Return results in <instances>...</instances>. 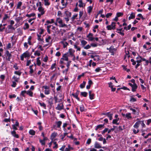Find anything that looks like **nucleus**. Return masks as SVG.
I'll list each match as a JSON object with an SVG mask.
<instances>
[{"label":"nucleus","mask_w":151,"mask_h":151,"mask_svg":"<svg viewBox=\"0 0 151 151\" xmlns=\"http://www.w3.org/2000/svg\"><path fill=\"white\" fill-rule=\"evenodd\" d=\"M36 6L38 7L37 10L39 12L37 14L38 18H40L41 16L44 15L46 12L45 8L43 7V4L40 1H38L36 3Z\"/></svg>","instance_id":"f257e3e1"},{"label":"nucleus","mask_w":151,"mask_h":151,"mask_svg":"<svg viewBox=\"0 0 151 151\" xmlns=\"http://www.w3.org/2000/svg\"><path fill=\"white\" fill-rule=\"evenodd\" d=\"M56 21L58 22L60 27H67V25L63 23V20L60 18H57Z\"/></svg>","instance_id":"f03ea898"},{"label":"nucleus","mask_w":151,"mask_h":151,"mask_svg":"<svg viewBox=\"0 0 151 151\" xmlns=\"http://www.w3.org/2000/svg\"><path fill=\"white\" fill-rule=\"evenodd\" d=\"M69 55H68V53H65L63 54L62 58L60 59V63L61 64H63L64 63V61L65 60L67 61H68V57Z\"/></svg>","instance_id":"7ed1b4c3"},{"label":"nucleus","mask_w":151,"mask_h":151,"mask_svg":"<svg viewBox=\"0 0 151 151\" xmlns=\"http://www.w3.org/2000/svg\"><path fill=\"white\" fill-rule=\"evenodd\" d=\"M13 26L11 25H8L7 28L6 30V32L7 33H11L13 32V31L15 30Z\"/></svg>","instance_id":"20e7f679"},{"label":"nucleus","mask_w":151,"mask_h":151,"mask_svg":"<svg viewBox=\"0 0 151 151\" xmlns=\"http://www.w3.org/2000/svg\"><path fill=\"white\" fill-rule=\"evenodd\" d=\"M30 55L29 52L27 51L22 54L20 56L21 60L23 61L24 60V58H26L29 57Z\"/></svg>","instance_id":"39448f33"},{"label":"nucleus","mask_w":151,"mask_h":151,"mask_svg":"<svg viewBox=\"0 0 151 151\" xmlns=\"http://www.w3.org/2000/svg\"><path fill=\"white\" fill-rule=\"evenodd\" d=\"M5 55L6 59L8 61H10L12 56L11 53H10L8 51L6 50V52Z\"/></svg>","instance_id":"423d86ee"},{"label":"nucleus","mask_w":151,"mask_h":151,"mask_svg":"<svg viewBox=\"0 0 151 151\" xmlns=\"http://www.w3.org/2000/svg\"><path fill=\"white\" fill-rule=\"evenodd\" d=\"M116 23L113 22L111 23V25H109L107 26L106 27L108 30H111L114 29L116 28V25H115Z\"/></svg>","instance_id":"0eeeda50"},{"label":"nucleus","mask_w":151,"mask_h":151,"mask_svg":"<svg viewBox=\"0 0 151 151\" xmlns=\"http://www.w3.org/2000/svg\"><path fill=\"white\" fill-rule=\"evenodd\" d=\"M75 50L72 48H70L69 49L68 52L66 53H68V55H69V56H72L74 55V53L75 52Z\"/></svg>","instance_id":"6e6552de"},{"label":"nucleus","mask_w":151,"mask_h":151,"mask_svg":"<svg viewBox=\"0 0 151 151\" xmlns=\"http://www.w3.org/2000/svg\"><path fill=\"white\" fill-rule=\"evenodd\" d=\"M55 108L57 110H59L63 109L64 106L63 103H61L60 104H58Z\"/></svg>","instance_id":"1a4fd4ad"},{"label":"nucleus","mask_w":151,"mask_h":151,"mask_svg":"<svg viewBox=\"0 0 151 151\" xmlns=\"http://www.w3.org/2000/svg\"><path fill=\"white\" fill-rule=\"evenodd\" d=\"M19 126V123L17 121H16L15 122V124H13L12 125V128L14 130V131H15L16 130H17V127H18Z\"/></svg>","instance_id":"9d476101"},{"label":"nucleus","mask_w":151,"mask_h":151,"mask_svg":"<svg viewBox=\"0 0 151 151\" xmlns=\"http://www.w3.org/2000/svg\"><path fill=\"white\" fill-rule=\"evenodd\" d=\"M93 35L91 33H89L88 35L87 36V37L88 38V40L90 41H93L94 38L92 37Z\"/></svg>","instance_id":"9b49d317"},{"label":"nucleus","mask_w":151,"mask_h":151,"mask_svg":"<svg viewBox=\"0 0 151 151\" xmlns=\"http://www.w3.org/2000/svg\"><path fill=\"white\" fill-rule=\"evenodd\" d=\"M11 134L12 135L16 138H18L19 137V136L16 133V132L15 131H13L11 132Z\"/></svg>","instance_id":"f8f14e48"},{"label":"nucleus","mask_w":151,"mask_h":151,"mask_svg":"<svg viewBox=\"0 0 151 151\" xmlns=\"http://www.w3.org/2000/svg\"><path fill=\"white\" fill-rule=\"evenodd\" d=\"M122 28L117 29H116V32L118 33H119L122 36H124V33L123 32V31H122Z\"/></svg>","instance_id":"ddd939ff"},{"label":"nucleus","mask_w":151,"mask_h":151,"mask_svg":"<svg viewBox=\"0 0 151 151\" xmlns=\"http://www.w3.org/2000/svg\"><path fill=\"white\" fill-rule=\"evenodd\" d=\"M104 124H100L97 126L95 128V130L97 131L98 129H101L102 128H104Z\"/></svg>","instance_id":"4468645a"},{"label":"nucleus","mask_w":151,"mask_h":151,"mask_svg":"<svg viewBox=\"0 0 151 151\" xmlns=\"http://www.w3.org/2000/svg\"><path fill=\"white\" fill-rule=\"evenodd\" d=\"M22 3L21 1L18 2L17 4L16 8L17 9H21V6H22Z\"/></svg>","instance_id":"2eb2a0df"},{"label":"nucleus","mask_w":151,"mask_h":151,"mask_svg":"<svg viewBox=\"0 0 151 151\" xmlns=\"http://www.w3.org/2000/svg\"><path fill=\"white\" fill-rule=\"evenodd\" d=\"M44 4L46 6H49L50 4L49 0H44Z\"/></svg>","instance_id":"dca6fc26"},{"label":"nucleus","mask_w":151,"mask_h":151,"mask_svg":"<svg viewBox=\"0 0 151 151\" xmlns=\"http://www.w3.org/2000/svg\"><path fill=\"white\" fill-rule=\"evenodd\" d=\"M132 90L133 92H135L136 91V89L137 88V86L136 84H133V86L132 87Z\"/></svg>","instance_id":"f3484780"},{"label":"nucleus","mask_w":151,"mask_h":151,"mask_svg":"<svg viewBox=\"0 0 151 151\" xmlns=\"http://www.w3.org/2000/svg\"><path fill=\"white\" fill-rule=\"evenodd\" d=\"M94 147L96 148H100L102 147L101 145L97 142H95L94 144Z\"/></svg>","instance_id":"a211bd4d"},{"label":"nucleus","mask_w":151,"mask_h":151,"mask_svg":"<svg viewBox=\"0 0 151 151\" xmlns=\"http://www.w3.org/2000/svg\"><path fill=\"white\" fill-rule=\"evenodd\" d=\"M142 57L140 56H139L136 58V62L137 63H140L142 62Z\"/></svg>","instance_id":"6ab92c4d"},{"label":"nucleus","mask_w":151,"mask_h":151,"mask_svg":"<svg viewBox=\"0 0 151 151\" xmlns=\"http://www.w3.org/2000/svg\"><path fill=\"white\" fill-rule=\"evenodd\" d=\"M91 58H93L94 60H99V56L98 55L95 56L91 55Z\"/></svg>","instance_id":"aec40b11"},{"label":"nucleus","mask_w":151,"mask_h":151,"mask_svg":"<svg viewBox=\"0 0 151 151\" xmlns=\"http://www.w3.org/2000/svg\"><path fill=\"white\" fill-rule=\"evenodd\" d=\"M135 17V14L133 12H132L130 14L128 18L129 20L132 19H133Z\"/></svg>","instance_id":"412c9836"},{"label":"nucleus","mask_w":151,"mask_h":151,"mask_svg":"<svg viewBox=\"0 0 151 151\" xmlns=\"http://www.w3.org/2000/svg\"><path fill=\"white\" fill-rule=\"evenodd\" d=\"M58 134L56 132H54L52 133L51 136V139L53 140L54 138L57 136Z\"/></svg>","instance_id":"4be33fe9"},{"label":"nucleus","mask_w":151,"mask_h":151,"mask_svg":"<svg viewBox=\"0 0 151 151\" xmlns=\"http://www.w3.org/2000/svg\"><path fill=\"white\" fill-rule=\"evenodd\" d=\"M109 52L111 53H113L114 51H116L115 49L114 48V47L112 46L110 47V48H109Z\"/></svg>","instance_id":"5701e85b"},{"label":"nucleus","mask_w":151,"mask_h":151,"mask_svg":"<svg viewBox=\"0 0 151 151\" xmlns=\"http://www.w3.org/2000/svg\"><path fill=\"white\" fill-rule=\"evenodd\" d=\"M35 14L33 12L30 14H27L26 15V16L28 17H35Z\"/></svg>","instance_id":"b1692460"},{"label":"nucleus","mask_w":151,"mask_h":151,"mask_svg":"<svg viewBox=\"0 0 151 151\" xmlns=\"http://www.w3.org/2000/svg\"><path fill=\"white\" fill-rule=\"evenodd\" d=\"M89 98L91 100H92L94 99V94L93 93H91V91H89Z\"/></svg>","instance_id":"393cba45"},{"label":"nucleus","mask_w":151,"mask_h":151,"mask_svg":"<svg viewBox=\"0 0 151 151\" xmlns=\"http://www.w3.org/2000/svg\"><path fill=\"white\" fill-rule=\"evenodd\" d=\"M140 122L138 121L134 125V127L135 128H138L140 124Z\"/></svg>","instance_id":"a878e982"},{"label":"nucleus","mask_w":151,"mask_h":151,"mask_svg":"<svg viewBox=\"0 0 151 151\" xmlns=\"http://www.w3.org/2000/svg\"><path fill=\"white\" fill-rule=\"evenodd\" d=\"M23 17H18L15 18V20L17 23H18L21 20H22Z\"/></svg>","instance_id":"bb28decb"},{"label":"nucleus","mask_w":151,"mask_h":151,"mask_svg":"<svg viewBox=\"0 0 151 151\" xmlns=\"http://www.w3.org/2000/svg\"><path fill=\"white\" fill-rule=\"evenodd\" d=\"M72 95L76 98L78 101H80V99L78 97V94L77 93H73L72 94Z\"/></svg>","instance_id":"cd10ccee"},{"label":"nucleus","mask_w":151,"mask_h":151,"mask_svg":"<svg viewBox=\"0 0 151 151\" xmlns=\"http://www.w3.org/2000/svg\"><path fill=\"white\" fill-rule=\"evenodd\" d=\"M125 117L128 119H130L132 118L131 116V114L130 113H127L126 114Z\"/></svg>","instance_id":"c85d7f7f"},{"label":"nucleus","mask_w":151,"mask_h":151,"mask_svg":"<svg viewBox=\"0 0 151 151\" xmlns=\"http://www.w3.org/2000/svg\"><path fill=\"white\" fill-rule=\"evenodd\" d=\"M104 114V115H106L109 118L110 117V116H112L113 115V112H109L106 114Z\"/></svg>","instance_id":"c756f323"},{"label":"nucleus","mask_w":151,"mask_h":151,"mask_svg":"<svg viewBox=\"0 0 151 151\" xmlns=\"http://www.w3.org/2000/svg\"><path fill=\"white\" fill-rule=\"evenodd\" d=\"M60 43L63 44V47L64 48H65L68 45V43L67 42L62 41L60 42Z\"/></svg>","instance_id":"7c9ffc66"},{"label":"nucleus","mask_w":151,"mask_h":151,"mask_svg":"<svg viewBox=\"0 0 151 151\" xmlns=\"http://www.w3.org/2000/svg\"><path fill=\"white\" fill-rule=\"evenodd\" d=\"M29 27V24L27 23H25L23 27V29L24 30L27 29Z\"/></svg>","instance_id":"2f4dec72"},{"label":"nucleus","mask_w":151,"mask_h":151,"mask_svg":"<svg viewBox=\"0 0 151 151\" xmlns=\"http://www.w3.org/2000/svg\"><path fill=\"white\" fill-rule=\"evenodd\" d=\"M119 118H117L116 119H114L112 123L114 124H116L117 125H118L119 123H117V122L119 121Z\"/></svg>","instance_id":"473e14b6"},{"label":"nucleus","mask_w":151,"mask_h":151,"mask_svg":"<svg viewBox=\"0 0 151 151\" xmlns=\"http://www.w3.org/2000/svg\"><path fill=\"white\" fill-rule=\"evenodd\" d=\"M29 132L30 134L32 135H34L35 133V132L32 129L29 130Z\"/></svg>","instance_id":"72a5a7b5"},{"label":"nucleus","mask_w":151,"mask_h":151,"mask_svg":"<svg viewBox=\"0 0 151 151\" xmlns=\"http://www.w3.org/2000/svg\"><path fill=\"white\" fill-rule=\"evenodd\" d=\"M26 93L30 96L32 97L33 96V93L31 91H27Z\"/></svg>","instance_id":"f704fd0d"},{"label":"nucleus","mask_w":151,"mask_h":151,"mask_svg":"<svg viewBox=\"0 0 151 151\" xmlns=\"http://www.w3.org/2000/svg\"><path fill=\"white\" fill-rule=\"evenodd\" d=\"M51 39V37L49 36H47V37L46 38L45 40L47 42L49 43L50 42V41Z\"/></svg>","instance_id":"c9c22d12"},{"label":"nucleus","mask_w":151,"mask_h":151,"mask_svg":"<svg viewBox=\"0 0 151 151\" xmlns=\"http://www.w3.org/2000/svg\"><path fill=\"white\" fill-rule=\"evenodd\" d=\"M64 0H61V3L62 4V6H63L62 9L65 8L67 6L66 3L64 2Z\"/></svg>","instance_id":"e433bc0d"},{"label":"nucleus","mask_w":151,"mask_h":151,"mask_svg":"<svg viewBox=\"0 0 151 151\" xmlns=\"http://www.w3.org/2000/svg\"><path fill=\"white\" fill-rule=\"evenodd\" d=\"M81 43L82 46L84 47L87 44V42L84 40H82L81 41Z\"/></svg>","instance_id":"4c0bfd02"},{"label":"nucleus","mask_w":151,"mask_h":151,"mask_svg":"<svg viewBox=\"0 0 151 151\" xmlns=\"http://www.w3.org/2000/svg\"><path fill=\"white\" fill-rule=\"evenodd\" d=\"M65 14L66 15L67 17L69 18L71 17V13L70 12L65 11Z\"/></svg>","instance_id":"58836bf2"},{"label":"nucleus","mask_w":151,"mask_h":151,"mask_svg":"<svg viewBox=\"0 0 151 151\" xmlns=\"http://www.w3.org/2000/svg\"><path fill=\"white\" fill-rule=\"evenodd\" d=\"M73 148L70 147V145H68V147H66L65 149V151H70L71 150L73 149Z\"/></svg>","instance_id":"ea45409f"},{"label":"nucleus","mask_w":151,"mask_h":151,"mask_svg":"<svg viewBox=\"0 0 151 151\" xmlns=\"http://www.w3.org/2000/svg\"><path fill=\"white\" fill-rule=\"evenodd\" d=\"M92 9H93V8L91 6H89L88 7V8H87L88 12L89 14H90V13H91V12L92 10Z\"/></svg>","instance_id":"a19ab883"},{"label":"nucleus","mask_w":151,"mask_h":151,"mask_svg":"<svg viewBox=\"0 0 151 151\" xmlns=\"http://www.w3.org/2000/svg\"><path fill=\"white\" fill-rule=\"evenodd\" d=\"M40 58L38 57L37 59V65L40 66L41 64V62L40 60Z\"/></svg>","instance_id":"79ce46f5"},{"label":"nucleus","mask_w":151,"mask_h":151,"mask_svg":"<svg viewBox=\"0 0 151 151\" xmlns=\"http://www.w3.org/2000/svg\"><path fill=\"white\" fill-rule=\"evenodd\" d=\"M86 84V82L83 81V83L80 84V87L81 88H83L85 86Z\"/></svg>","instance_id":"37998d69"},{"label":"nucleus","mask_w":151,"mask_h":151,"mask_svg":"<svg viewBox=\"0 0 151 151\" xmlns=\"http://www.w3.org/2000/svg\"><path fill=\"white\" fill-rule=\"evenodd\" d=\"M79 3V6L80 7H83V4L81 0H79L78 1Z\"/></svg>","instance_id":"c03bdc74"},{"label":"nucleus","mask_w":151,"mask_h":151,"mask_svg":"<svg viewBox=\"0 0 151 151\" xmlns=\"http://www.w3.org/2000/svg\"><path fill=\"white\" fill-rule=\"evenodd\" d=\"M52 29L53 30V32L54 33H56V31L58 29V28H57L56 27L54 26H52Z\"/></svg>","instance_id":"a18cd8bd"},{"label":"nucleus","mask_w":151,"mask_h":151,"mask_svg":"<svg viewBox=\"0 0 151 151\" xmlns=\"http://www.w3.org/2000/svg\"><path fill=\"white\" fill-rule=\"evenodd\" d=\"M62 122L60 121H59L56 122L57 125V127L58 128H60V126L62 124Z\"/></svg>","instance_id":"49530a36"},{"label":"nucleus","mask_w":151,"mask_h":151,"mask_svg":"<svg viewBox=\"0 0 151 151\" xmlns=\"http://www.w3.org/2000/svg\"><path fill=\"white\" fill-rule=\"evenodd\" d=\"M34 55L38 56H40V52L38 50L36 51L34 53Z\"/></svg>","instance_id":"de8ad7c7"},{"label":"nucleus","mask_w":151,"mask_h":151,"mask_svg":"<svg viewBox=\"0 0 151 151\" xmlns=\"http://www.w3.org/2000/svg\"><path fill=\"white\" fill-rule=\"evenodd\" d=\"M56 63H55L52 65L50 67V69L51 70H53L54 68H55L56 67Z\"/></svg>","instance_id":"09e8293b"},{"label":"nucleus","mask_w":151,"mask_h":151,"mask_svg":"<svg viewBox=\"0 0 151 151\" xmlns=\"http://www.w3.org/2000/svg\"><path fill=\"white\" fill-rule=\"evenodd\" d=\"M80 110L81 111L83 112L85 111V109L83 105H82L80 106Z\"/></svg>","instance_id":"8fccbe9b"},{"label":"nucleus","mask_w":151,"mask_h":151,"mask_svg":"<svg viewBox=\"0 0 151 151\" xmlns=\"http://www.w3.org/2000/svg\"><path fill=\"white\" fill-rule=\"evenodd\" d=\"M46 22L47 24H52L54 23V20L53 19H51L50 21L49 20L47 21Z\"/></svg>","instance_id":"3c124183"},{"label":"nucleus","mask_w":151,"mask_h":151,"mask_svg":"<svg viewBox=\"0 0 151 151\" xmlns=\"http://www.w3.org/2000/svg\"><path fill=\"white\" fill-rule=\"evenodd\" d=\"M81 95L84 97H86L88 93L85 92H81Z\"/></svg>","instance_id":"603ef678"},{"label":"nucleus","mask_w":151,"mask_h":151,"mask_svg":"<svg viewBox=\"0 0 151 151\" xmlns=\"http://www.w3.org/2000/svg\"><path fill=\"white\" fill-rule=\"evenodd\" d=\"M5 27L4 26H3V25L1 24H0V32H2L5 29Z\"/></svg>","instance_id":"864d4df0"},{"label":"nucleus","mask_w":151,"mask_h":151,"mask_svg":"<svg viewBox=\"0 0 151 151\" xmlns=\"http://www.w3.org/2000/svg\"><path fill=\"white\" fill-rule=\"evenodd\" d=\"M50 90L49 89L45 90L44 93L46 95H48L50 93Z\"/></svg>","instance_id":"5fc2aeb1"},{"label":"nucleus","mask_w":151,"mask_h":151,"mask_svg":"<svg viewBox=\"0 0 151 151\" xmlns=\"http://www.w3.org/2000/svg\"><path fill=\"white\" fill-rule=\"evenodd\" d=\"M74 48L77 49L76 51H80L81 50V48L77 46L76 45H74Z\"/></svg>","instance_id":"6e6d98bb"},{"label":"nucleus","mask_w":151,"mask_h":151,"mask_svg":"<svg viewBox=\"0 0 151 151\" xmlns=\"http://www.w3.org/2000/svg\"><path fill=\"white\" fill-rule=\"evenodd\" d=\"M32 39V37L31 36H29L28 39V43L29 45H31V40Z\"/></svg>","instance_id":"4d7b16f0"},{"label":"nucleus","mask_w":151,"mask_h":151,"mask_svg":"<svg viewBox=\"0 0 151 151\" xmlns=\"http://www.w3.org/2000/svg\"><path fill=\"white\" fill-rule=\"evenodd\" d=\"M13 79H14V81L16 82H18L19 81V78H17L15 76L13 77Z\"/></svg>","instance_id":"13d9d810"},{"label":"nucleus","mask_w":151,"mask_h":151,"mask_svg":"<svg viewBox=\"0 0 151 151\" xmlns=\"http://www.w3.org/2000/svg\"><path fill=\"white\" fill-rule=\"evenodd\" d=\"M136 101V99L132 97H131L130 101L131 102H134Z\"/></svg>","instance_id":"bf43d9fd"},{"label":"nucleus","mask_w":151,"mask_h":151,"mask_svg":"<svg viewBox=\"0 0 151 151\" xmlns=\"http://www.w3.org/2000/svg\"><path fill=\"white\" fill-rule=\"evenodd\" d=\"M9 18V16H8V15L7 14H5L4 15V17H3V19L4 20H6L7 19Z\"/></svg>","instance_id":"052dcab7"},{"label":"nucleus","mask_w":151,"mask_h":151,"mask_svg":"<svg viewBox=\"0 0 151 151\" xmlns=\"http://www.w3.org/2000/svg\"><path fill=\"white\" fill-rule=\"evenodd\" d=\"M40 105L42 106H43L45 109H46V105L44 103H40L39 102Z\"/></svg>","instance_id":"680f3d73"},{"label":"nucleus","mask_w":151,"mask_h":151,"mask_svg":"<svg viewBox=\"0 0 151 151\" xmlns=\"http://www.w3.org/2000/svg\"><path fill=\"white\" fill-rule=\"evenodd\" d=\"M91 47V45H87L86 46H84L83 47V48L84 49L87 50Z\"/></svg>","instance_id":"e2e57ef3"},{"label":"nucleus","mask_w":151,"mask_h":151,"mask_svg":"<svg viewBox=\"0 0 151 151\" xmlns=\"http://www.w3.org/2000/svg\"><path fill=\"white\" fill-rule=\"evenodd\" d=\"M2 151H11L7 147H6L2 149Z\"/></svg>","instance_id":"0e129e2a"},{"label":"nucleus","mask_w":151,"mask_h":151,"mask_svg":"<svg viewBox=\"0 0 151 151\" xmlns=\"http://www.w3.org/2000/svg\"><path fill=\"white\" fill-rule=\"evenodd\" d=\"M116 15L117 17L122 16L123 15V13L121 12H118L117 13Z\"/></svg>","instance_id":"69168bd1"},{"label":"nucleus","mask_w":151,"mask_h":151,"mask_svg":"<svg viewBox=\"0 0 151 151\" xmlns=\"http://www.w3.org/2000/svg\"><path fill=\"white\" fill-rule=\"evenodd\" d=\"M14 73L15 74L18 75L19 76L21 75L22 73V72L19 71H15L14 72Z\"/></svg>","instance_id":"338daca9"},{"label":"nucleus","mask_w":151,"mask_h":151,"mask_svg":"<svg viewBox=\"0 0 151 151\" xmlns=\"http://www.w3.org/2000/svg\"><path fill=\"white\" fill-rule=\"evenodd\" d=\"M139 122H140V124H141V126L142 127H145V124L144 123V121H139Z\"/></svg>","instance_id":"774afa93"}]
</instances>
